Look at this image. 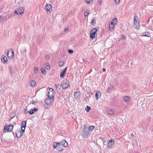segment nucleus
Instances as JSON below:
<instances>
[{"label":"nucleus","instance_id":"obj_8","mask_svg":"<svg viewBox=\"0 0 153 153\" xmlns=\"http://www.w3.org/2000/svg\"><path fill=\"white\" fill-rule=\"evenodd\" d=\"M16 135L18 138H20L23 135V133L21 132V130L18 129L16 131Z\"/></svg>","mask_w":153,"mask_h":153},{"label":"nucleus","instance_id":"obj_6","mask_svg":"<svg viewBox=\"0 0 153 153\" xmlns=\"http://www.w3.org/2000/svg\"><path fill=\"white\" fill-rule=\"evenodd\" d=\"M45 9L47 11V13L48 14V12L50 13L52 11V7L50 4H47L45 6Z\"/></svg>","mask_w":153,"mask_h":153},{"label":"nucleus","instance_id":"obj_20","mask_svg":"<svg viewBox=\"0 0 153 153\" xmlns=\"http://www.w3.org/2000/svg\"><path fill=\"white\" fill-rule=\"evenodd\" d=\"M31 86L32 87H35V85L36 84V82L33 80H31L30 81Z\"/></svg>","mask_w":153,"mask_h":153},{"label":"nucleus","instance_id":"obj_34","mask_svg":"<svg viewBox=\"0 0 153 153\" xmlns=\"http://www.w3.org/2000/svg\"><path fill=\"white\" fill-rule=\"evenodd\" d=\"M89 12L90 11L89 10H87L84 13L85 16H87L89 13Z\"/></svg>","mask_w":153,"mask_h":153},{"label":"nucleus","instance_id":"obj_1","mask_svg":"<svg viewBox=\"0 0 153 153\" xmlns=\"http://www.w3.org/2000/svg\"><path fill=\"white\" fill-rule=\"evenodd\" d=\"M69 86V84L68 81L67 79H65L61 83L59 89H61L62 87L63 88V89H65L68 88Z\"/></svg>","mask_w":153,"mask_h":153},{"label":"nucleus","instance_id":"obj_44","mask_svg":"<svg viewBox=\"0 0 153 153\" xmlns=\"http://www.w3.org/2000/svg\"><path fill=\"white\" fill-rule=\"evenodd\" d=\"M10 49L12 51L11 54H12V56H14V53L13 50L12 49Z\"/></svg>","mask_w":153,"mask_h":153},{"label":"nucleus","instance_id":"obj_22","mask_svg":"<svg viewBox=\"0 0 153 153\" xmlns=\"http://www.w3.org/2000/svg\"><path fill=\"white\" fill-rule=\"evenodd\" d=\"M150 36V34L149 32H145L143 34V36H145L147 37H149Z\"/></svg>","mask_w":153,"mask_h":153},{"label":"nucleus","instance_id":"obj_50","mask_svg":"<svg viewBox=\"0 0 153 153\" xmlns=\"http://www.w3.org/2000/svg\"><path fill=\"white\" fill-rule=\"evenodd\" d=\"M131 135L132 138H134V140L135 139V138H136V137H135L134 136V134H133L132 133H131Z\"/></svg>","mask_w":153,"mask_h":153},{"label":"nucleus","instance_id":"obj_15","mask_svg":"<svg viewBox=\"0 0 153 153\" xmlns=\"http://www.w3.org/2000/svg\"><path fill=\"white\" fill-rule=\"evenodd\" d=\"M107 113L108 114L112 115L114 113V112L113 110L111 109H109L107 110Z\"/></svg>","mask_w":153,"mask_h":153},{"label":"nucleus","instance_id":"obj_64","mask_svg":"<svg viewBox=\"0 0 153 153\" xmlns=\"http://www.w3.org/2000/svg\"><path fill=\"white\" fill-rule=\"evenodd\" d=\"M13 135H14V133L13 132Z\"/></svg>","mask_w":153,"mask_h":153},{"label":"nucleus","instance_id":"obj_39","mask_svg":"<svg viewBox=\"0 0 153 153\" xmlns=\"http://www.w3.org/2000/svg\"><path fill=\"white\" fill-rule=\"evenodd\" d=\"M59 142H55V143H54L53 144V145L55 146H56V145H57V146H58V145H59Z\"/></svg>","mask_w":153,"mask_h":153},{"label":"nucleus","instance_id":"obj_47","mask_svg":"<svg viewBox=\"0 0 153 153\" xmlns=\"http://www.w3.org/2000/svg\"><path fill=\"white\" fill-rule=\"evenodd\" d=\"M138 18V17L137 16H135L134 17V21H137V19Z\"/></svg>","mask_w":153,"mask_h":153},{"label":"nucleus","instance_id":"obj_38","mask_svg":"<svg viewBox=\"0 0 153 153\" xmlns=\"http://www.w3.org/2000/svg\"><path fill=\"white\" fill-rule=\"evenodd\" d=\"M68 52L70 54H72L73 53L74 51L73 50H70V49H68Z\"/></svg>","mask_w":153,"mask_h":153},{"label":"nucleus","instance_id":"obj_29","mask_svg":"<svg viewBox=\"0 0 153 153\" xmlns=\"http://www.w3.org/2000/svg\"><path fill=\"white\" fill-rule=\"evenodd\" d=\"M41 72L42 74L45 75L46 74V71L44 68H41Z\"/></svg>","mask_w":153,"mask_h":153},{"label":"nucleus","instance_id":"obj_49","mask_svg":"<svg viewBox=\"0 0 153 153\" xmlns=\"http://www.w3.org/2000/svg\"><path fill=\"white\" fill-rule=\"evenodd\" d=\"M120 0H114L115 3L117 4L120 2Z\"/></svg>","mask_w":153,"mask_h":153},{"label":"nucleus","instance_id":"obj_51","mask_svg":"<svg viewBox=\"0 0 153 153\" xmlns=\"http://www.w3.org/2000/svg\"><path fill=\"white\" fill-rule=\"evenodd\" d=\"M113 21L114 22H117V18H114L113 20Z\"/></svg>","mask_w":153,"mask_h":153},{"label":"nucleus","instance_id":"obj_41","mask_svg":"<svg viewBox=\"0 0 153 153\" xmlns=\"http://www.w3.org/2000/svg\"><path fill=\"white\" fill-rule=\"evenodd\" d=\"M45 58L46 59H49L50 58V57L49 55H46Z\"/></svg>","mask_w":153,"mask_h":153},{"label":"nucleus","instance_id":"obj_62","mask_svg":"<svg viewBox=\"0 0 153 153\" xmlns=\"http://www.w3.org/2000/svg\"><path fill=\"white\" fill-rule=\"evenodd\" d=\"M101 1H99V4L100 5H101Z\"/></svg>","mask_w":153,"mask_h":153},{"label":"nucleus","instance_id":"obj_27","mask_svg":"<svg viewBox=\"0 0 153 153\" xmlns=\"http://www.w3.org/2000/svg\"><path fill=\"white\" fill-rule=\"evenodd\" d=\"M15 113L14 112H11L10 114V117L11 119L13 118L15 116Z\"/></svg>","mask_w":153,"mask_h":153},{"label":"nucleus","instance_id":"obj_26","mask_svg":"<svg viewBox=\"0 0 153 153\" xmlns=\"http://www.w3.org/2000/svg\"><path fill=\"white\" fill-rule=\"evenodd\" d=\"M44 67L47 69H49L50 68L49 64L48 63H46L44 64Z\"/></svg>","mask_w":153,"mask_h":153},{"label":"nucleus","instance_id":"obj_31","mask_svg":"<svg viewBox=\"0 0 153 153\" xmlns=\"http://www.w3.org/2000/svg\"><path fill=\"white\" fill-rule=\"evenodd\" d=\"M91 24L93 26H94L96 25V20L94 19H93L92 21L91 22Z\"/></svg>","mask_w":153,"mask_h":153},{"label":"nucleus","instance_id":"obj_57","mask_svg":"<svg viewBox=\"0 0 153 153\" xmlns=\"http://www.w3.org/2000/svg\"><path fill=\"white\" fill-rule=\"evenodd\" d=\"M37 102H36L35 101H33L32 103L33 104V105H35L36 104V103H37Z\"/></svg>","mask_w":153,"mask_h":153},{"label":"nucleus","instance_id":"obj_55","mask_svg":"<svg viewBox=\"0 0 153 153\" xmlns=\"http://www.w3.org/2000/svg\"><path fill=\"white\" fill-rule=\"evenodd\" d=\"M14 13H16V14H17V15L19 14V12H18V11H17L15 10V11H14Z\"/></svg>","mask_w":153,"mask_h":153},{"label":"nucleus","instance_id":"obj_17","mask_svg":"<svg viewBox=\"0 0 153 153\" xmlns=\"http://www.w3.org/2000/svg\"><path fill=\"white\" fill-rule=\"evenodd\" d=\"M95 127L94 126H90L88 128V131H93L94 129L95 128Z\"/></svg>","mask_w":153,"mask_h":153},{"label":"nucleus","instance_id":"obj_43","mask_svg":"<svg viewBox=\"0 0 153 153\" xmlns=\"http://www.w3.org/2000/svg\"><path fill=\"white\" fill-rule=\"evenodd\" d=\"M23 128H22L21 127V132L22 133H23V132H24L25 131V128H24V129H23Z\"/></svg>","mask_w":153,"mask_h":153},{"label":"nucleus","instance_id":"obj_16","mask_svg":"<svg viewBox=\"0 0 153 153\" xmlns=\"http://www.w3.org/2000/svg\"><path fill=\"white\" fill-rule=\"evenodd\" d=\"M26 123H27V121H23L22 122L21 127L23 128H25V127H26Z\"/></svg>","mask_w":153,"mask_h":153},{"label":"nucleus","instance_id":"obj_9","mask_svg":"<svg viewBox=\"0 0 153 153\" xmlns=\"http://www.w3.org/2000/svg\"><path fill=\"white\" fill-rule=\"evenodd\" d=\"M134 28L137 30H138L140 28L139 21L137 20L136 21H134Z\"/></svg>","mask_w":153,"mask_h":153},{"label":"nucleus","instance_id":"obj_58","mask_svg":"<svg viewBox=\"0 0 153 153\" xmlns=\"http://www.w3.org/2000/svg\"><path fill=\"white\" fill-rule=\"evenodd\" d=\"M53 147L54 149H56V150H57V145H56V146H54L53 145Z\"/></svg>","mask_w":153,"mask_h":153},{"label":"nucleus","instance_id":"obj_61","mask_svg":"<svg viewBox=\"0 0 153 153\" xmlns=\"http://www.w3.org/2000/svg\"><path fill=\"white\" fill-rule=\"evenodd\" d=\"M105 71H106V70H105V68H103V70H102L103 71L105 72Z\"/></svg>","mask_w":153,"mask_h":153},{"label":"nucleus","instance_id":"obj_13","mask_svg":"<svg viewBox=\"0 0 153 153\" xmlns=\"http://www.w3.org/2000/svg\"><path fill=\"white\" fill-rule=\"evenodd\" d=\"M80 94L77 91L74 92V98L76 99H79L80 97Z\"/></svg>","mask_w":153,"mask_h":153},{"label":"nucleus","instance_id":"obj_59","mask_svg":"<svg viewBox=\"0 0 153 153\" xmlns=\"http://www.w3.org/2000/svg\"><path fill=\"white\" fill-rule=\"evenodd\" d=\"M12 54H11L10 56H9V57H8L9 58H12L13 56H11Z\"/></svg>","mask_w":153,"mask_h":153},{"label":"nucleus","instance_id":"obj_23","mask_svg":"<svg viewBox=\"0 0 153 153\" xmlns=\"http://www.w3.org/2000/svg\"><path fill=\"white\" fill-rule=\"evenodd\" d=\"M109 27L110 29H111L112 30L114 29V25L112 22H111L109 25Z\"/></svg>","mask_w":153,"mask_h":153},{"label":"nucleus","instance_id":"obj_40","mask_svg":"<svg viewBox=\"0 0 153 153\" xmlns=\"http://www.w3.org/2000/svg\"><path fill=\"white\" fill-rule=\"evenodd\" d=\"M28 113V111L27 110V109H25V110H24V113L26 114H27V113Z\"/></svg>","mask_w":153,"mask_h":153},{"label":"nucleus","instance_id":"obj_11","mask_svg":"<svg viewBox=\"0 0 153 153\" xmlns=\"http://www.w3.org/2000/svg\"><path fill=\"white\" fill-rule=\"evenodd\" d=\"M45 102L47 105H51L52 103H53V101H52L51 100L47 98L45 100Z\"/></svg>","mask_w":153,"mask_h":153},{"label":"nucleus","instance_id":"obj_28","mask_svg":"<svg viewBox=\"0 0 153 153\" xmlns=\"http://www.w3.org/2000/svg\"><path fill=\"white\" fill-rule=\"evenodd\" d=\"M114 88L113 87H112V88H110L109 87L107 89V91L108 93H110L114 89Z\"/></svg>","mask_w":153,"mask_h":153},{"label":"nucleus","instance_id":"obj_7","mask_svg":"<svg viewBox=\"0 0 153 153\" xmlns=\"http://www.w3.org/2000/svg\"><path fill=\"white\" fill-rule=\"evenodd\" d=\"M59 143V145L63 147H67L68 146V144L65 140H63L60 142Z\"/></svg>","mask_w":153,"mask_h":153},{"label":"nucleus","instance_id":"obj_5","mask_svg":"<svg viewBox=\"0 0 153 153\" xmlns=\"http://www.w3.org/2000/svg\"><path fill=\"white\" fill-rule=\"evenodd\" d=\"M114 142L113 139H111L109 140L107 143V146L109 149L112 148L114 146Z\"/></svg>","mask_w":153,"mask_h":153},{"label":"nucleus","instance_id":"obj_19","mask_svg":"<svg viewBox=\"0 0 153 153\" xmlns=\"http://www.w3.org/2000/svg\"><path fill=\"white\" fill-rule=\"evenodd\" d=\"M62 146L60 145H59L57 147V150L59 152H61L62 151L63 149Z\"/></svg>","mask_w":153,"mask_h":153},{"label":"nucleus","instance_id":"obj_21","mask_svg":"<svg viewBox=\"0 0 153 153\" xmlns=\"http://www.w3.org/2000/svg\"><path fill=\"white\" fill-rule=\"evenodd\" d=\"M18 11H19V14H22L24 12V10L22 7L19 8L18 9Z\"/></svg>","mask_w":153,"mask_h":153},{"label":"nucleus","instance_id":"obj_14","mask_svg":"<svg viewBox=\"0 0 153 153\" xmlns=\"http://www.w3.org/2000/svg\"><path fill=\"white\" fill-rule=\"evenodd\" d=\"M101 94V93L99 91H97L96 92L95 96L97 100L100 97Z\"/></svg>","mask_w":153,"mask_h":153},{"label":"nucleus","instance_id":"obj_60","mask_svg":"<svg viewBox=\"0 0 153 153\" xmlns=\"http://www.w3.org/2000/svg\"><path fill=\"white\" fill-rule=\"evenodd\" d=\"M9 51H8L7 52V55L8 57H9Z\"/></svg>","mask_w":153,"mask_h":153},{"label":"nucleus","instance_id":"obj_25","mask_svg":"<svg viewBox=\"0 0 153 153\" xmlns=\"http://www.w3.org/2000/svg\"><path fill=\"white\" fill-rule=\"evenodd\" d=\"M91 98V96L90 95L87 97H86L84 99L85 101L87 102H89V99Z\"/></svg>","mask_w":153,"mask_h":153},{"label":"nucleus","instance_id":"obj_33","mask_svg":"<svg viewBox=\"0 0 153 153\" xmlns=\"http://www.w3.org/2000/svg\"><path fill=\"white\" fill-rule=\"evenodd\" d=\"M49 91H50L49 92H50V93H51V94H52V93L53 94L55 92L53 89L51 88H49Z\"/></svg>","mask_w":153,"mask_h":153},{"label":"nucleus","instance_id":"obj_30","mask_svg":"<svg viewBox=\"0 0 153 153\" xmlns=\"http://www.w3.org/2000/svg\"><path fill=\"white\" fill-rule=\"evenodd\" d=\"M91 108L90 107L87 105L85 108V110L87 112H88L91 110Z\"/></svg>","mask_w":153,"mask_h":153},{"label":"nucleus","instance_id":"obj_3","mask_svg":"<svg viewBox=\"0 0 153 153\" xmlns=\"http://www.w3.org/2000/svg\"><path fill=\"white\" fill-rule=\"evenodd\" d=\"M97 31V29L96 28H93L91 29L90 31V37L91 38L93 39L95 37Z\"/></svg>","mask_w":153,"mask_h":153},{"label":"nucleus","instance_id":"obj_12","mask_svg":"<svg viewBox=\"0 0 153 153\" xmlns=\"http://www.w3.org/2000/svg\"><path fill=\"white\" fill-rule=\"evenodd\" d=\"M1 60L3 63H7V59L6 56H2L1 58Z\"/></svg>","mask_w":153,"mask_h":153},{"label":"nucleus","instance_id":"obj_32","mask_svg":"<svg viewBox=\"0 0 153 153\" xmlns=\"http://www.w3.org/2000/svg\"><path fill=\"white\" fill-rule=\"evenodd\" d=\"M59 66L62 67L64 65V62L62 61H60L59 62Z\"/></svg>","mask_w":153,"mask_h":153},{"label":"nucleus","instance_id":"obj_63","mask_svg":"<svg viewBox=\"0 0 153 153\" xmlns=\"http://www.w3.org/2000/svg\"><path fill=\"white\" fill-rule=\"evenodd\" d=\"M67 94H68H68L69 95V96L70 95V94H69V92L67 93Z\"/></svg>","mask_w":153,"mask_h":153},{"label":"nucleus","instance_id":"obj_35","mask_svg":"<svg viewBox=\"0 0 153 153\" xmlns=\"http://www.w3.org/2000/svg\"><path fill=\"white\" fill-rule=\"evenodd\" d=\"M38 71V68L37 67H35L34 68L33 71L35 73H37V72Z\"/></svg>","mask_w":153,"mask_h":153},{"label":"nucleus","instance_id":"obj_42","mask_svg":"<svg viewBox=\"0 0 153 153\" xmlns=\"http://www.w3.org/2000/svg\"><path fill=\"white\" fill-rule=\"evenodd\" d=\"M122 38L123 39H126V36L124 35H122Z\"/></svg>","mask_w":153,"mask_h":153},{"label":"nucleus","instance_id":"obj_53","mask_svg":"<svg viewBox=\"0 0 153 153\" xmlns=\"http://www.w3.org/2000/svg\"><path fill=\"white\" fill-rule=\"evenodd\" d=\"M59 85L58 84H55V87L57 88H58Z\"/></svg>","mask_w":153,"mask_h":153},{"label":"nucleus","instance_id":"obj_10","mask_svg":"<svg viewBox=\"0 0 153 153\" xmlns=\"http://www.w3.org/2000/svg\"><path fill=\"white\" fill-rule=\"evenodd\" d=\"M50 92H48V94H47V95L48 97V99L52 101H53L54 99V95L52 93V94L50 95Z\"/></svg>","mask_w":153,"mask_h":153},{"label":"nucleus","instance_id":"obj_37","mask_svg":"<svg viewBox=\"0 0 153 153\" xmlns=\"http://www.w3.org/2000/svg\"><path fill=\"white\" fill-rule=\"evenodd\" d=\"M29 113L30 114H31V115H32L34 113V112H33V109H31L29 111Z\"/></svg>","mask_w":153,"mask_h":153},{"label":"nucleus","instance_id":"obj_24","mask_svg":"<svg viewBox=\"0 0 153 153\" xmlns=\"http://www.w3.org/2000/svg\"><path fill=\"white\" fill-rule=\"evenodd\" d=\"M66 72L64 71L63 70L61 71L60 76L61 78L65 76V74Z\"/></svg>","mask_w":153,"mask_h":153},{"label":"nucleus","instance_id":"obj_52","mask_svg":"<svg viewBox=\"0 0 153 153\" xmlns=\"http://www.w3.org/2000/svg\"><path fill=\"white\" fill-rule=\"evenodd\" d=\"M69 31V29L68 28H66L65 29V32L67 33Z\"/></svg>","mask_w":153,"mask_h":153},{"label":"nucleus","instance_id":"obj_56","mask_svg":"<svg viewBox=\"0 0 153 153\" xmlns=\"http://www.w3.org/2000/svg\"><path fill=\"white\" fill-rule=\"evenodd\" d=\"M67 67H66V68H65V69H64V70H63L65 72H66V71H67Z\"/></svg>","mask_w":153,"mask_h":153},{"label":"nucleus","instance_id":"obj_54","mask_svg":"<svg viewBox=\"0 0 153 153\" xmlns=\"http://www.w3.org/2000/svg\"><path fill=\"white\" fill-rule=\"evenodd\" d=\"M3 16H0V20H3Z\"/></svg>","mask_w":153,"mask_h":153},{"label":"nucleus","instance_id":"obj_2","mask_svg":"<svg viewBox=\"0 0 153 153\" xmlns=\"http://www.w3.org/2000/svg\"><path fill=\"white\" fill-rule=\"evenodd\" d=\"M13 126L12 125H7L4 126L3 132H10L13 131Z\"/></svg>","mask_w":153,"mask_h":153},{"label":"nucleus","instance_id":"obj_36","mask_svg":"<svg viewBox=\"0 0 153 153\" xmlns=\"http://www.w3.org/2000/svg\"><path fill=\"white\" fill-rule=\"evenodd\" d=\"M88 128H87V124H85L84 125V128L83 130L85 131L86 130H88Z\"/></svg>","mask_w":153,"mask_h":153},{"label":"nucleus","instance_id":"obj_18","mask_svg":"<svg viewBox=\"0 0 153 153\" xmlns=\"http://www.w3.org/2000/svg\"><path fill=\"white\" fill-rule=\"evenodd\" d=\"M130 97L129 96H125L124 97V100L126 102H129L130 101Z\"/></svg>","mask_w":153,"mask_h":153},{"label":"nucleus","instance_id":"obj_45","mask_svg":"<svg viewBox=\"0 0 153 153\" xmlns=\"http://www.w3.org/2000/svg\"><path fill=\"white\" fill-rule=\"evenodd\" d=\"M101 140L103 141L104 144H105V137H103V138L101 137Z\"/></svg>","mask_w":153,"mask_h":153},{"label":"nucleus","instance_id":"obj_4","mask_svg":"<svg viewBox=\"0 0 153 153\" xmlns=\"http://www.w3.org/2000/svg\"><path fill=\"white\" fill-rule=\"evenodd\" d=\"M91 134L90 131L86 130L85 131L83 130L82 131L81 136L84 138H85L89 137Z\"/></svg>","mask_w":153,"mask_h":153},{"label":"nucleus","instance_id":"obj_48","mask_svg":"<svg viewBox=\"0 0 153 153\" xmlns=\"http://www.w3.org/2000/svg\"><path fill=\"white\" fill-rule=\"evenodd\" d=\"M33 111H34L35 112H37L38 111V109L37 108H33Z\"/></svg>","mask_w":153,"mask_h":153},{"label":"nucleus","instance_id":"obj_46","mask_svg":"<svg viewBox=\"0 0 153 153\" xmlns=\"http://www.w3.org/2000/svg\"><path fill=\"white\" fill-rule=\"evenodd\" d=\"M9 71L10 73L12 74L13 73V71L11 67L10 68Z\"/></svg>","mask_w":153,"mask_h":153}]
</instances>
